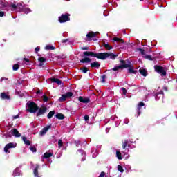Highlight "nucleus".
I'll list each match as a JSON object with an SVG mask.
<instances>
[{
	"label": "nucleus",
	"mask_w": 177,
	"mask_h": 177,
	"mask_svg": "<svg viewBox=\"0 0 177 177\" xmlns=\"http://www.w3.org/2000/svg\"><path fill=\"white\" fill-rule=\"evenodd\" d=\"M22 4L19 3L17 6L15 4H12L11 6H9V3L6 1H0V9H5V10H12V12H14V10H16V9L19 8L21 9L20 11L23 12L24 13H26V15L30 13L31 12V10L28 8H21Z\"/></svg>",
	"instance_id": "f257e3e1"
},
{
	"label": "nucleus",
	"mask_w": 177,
	"mask_h": 177,
	"mask_svg": "<svg viewBox=\"0 0 177 177\" xmlns=\"http://www.w3.org/2000/svg\"><path fill=\"white\" fill-rule=\"evenodd\" d=\"M26 107L27 111L31 113H37V111H38V105H37V104L33 102H28L26 103Z\"/></svg>",
	"instance_id": "f03ea898"
},
{
	"label": "nucleus",
	"mask_w": 177,
	"mask_h": 177,
	"mask_svg": "<svg viewBox=\"0 0 177 177\" xmlns=\"http://www.w3.org/2000/svg\"><path fill=\"white\" fill-rule=\"evenodd\" d=\"M83 55H84V56H90L91 57H97V59H100V60H102V57H103L102 53H95L92 51H85L83 53Z\"/></svg>",
	"instance_id": "7ed1b4c3"
},
{
	"label": "nucleus",
	"mask_w": 177,
	"mask_h": 177,
	"mask_svg": "<svg viewBox=\"0 0 177 177\" xmlns=\"http://www.w3.org/2000/svg\"><path fill=\"white\" fill-rule=\"evenodd\" d=\"M102 57L101 60H106L108 57L109 59H112V60H115V57L118 56V55H114L113 53H102Z\"/></svg>",
	"instance_id": "20e7f679"
},
{
	"label": "nucleus",
	"mask_w": 177,
	"mask_h": 177,
	"mask_svg": "<svg viewBox=\"0 0 177 177\" xmlns=\"http://www.w3.org/2000/svg\"><path fill=\"white\" fill-rule=\"evenodd\" d=\"M154 68H155V71H156V73H158V74H160L162 77H164L167 75V72L165 71V69L163 67L159 66H155Z\"/></svg>",
	"instance_id": "39448f33"
},
{
	"label": "nucleus",
	"mask_w": 177,
	"mask_h": 177,
	"mask_svg": "<svg viewBox=\"0 0 177 177\" xmlns=\"http://www.w3.org/2000/svg\"><path fill=\"white\" fill-rule=\"evenodd\" d=\"M16 146H17V144L15 143V142H10V143L7 144L4 147L5 153H10V151H9V149H15V147H16Z\"/></svg>",
	"instance_id": "423d86ee"
},
{
	"label": "nucleus",
	"mask_w": 177,
	"mask_h": 177,
	"mask_svg": "<svg viewBox=\"0 0 177 177\" xmlns=\"http://www.w3.org/2000/svg\"><path fill=\"white\" fill-rule=\"evenodd\" d=\"M68 16H70L69 14L62 15L61 17H59V23H66V21H70Z\"/></svg>",
	"instance_id": "0eeeda50"
},
{
	"label": "nucleus",
	"mask_w": 177,
	"mask_h": 177,
	"mask_svg": "<svg viewBox=\"0 0 177 177\" xmlns=\"http://www.w3.org/2000/svg\"><path fill=\"white\" fill-rule=\"evenodd\" d=\"M47 110L48 109L45 106L39 108L37 112V115H43V114H45L46 113Z\"/></svg>",
	"instance_id": "6e6552de"
},
{
	"label": "nucleus",
	"mask_w": 177,
	"mask_h": 177,
	"mask_svg": "<svg viewBox=\"0 0 177 177\" xmlns=\"http://www.w3.org/2000/svg\"><path fill=\"white\" fill-rule=\"evenodd\" d=\"M11 133L12 136H15V138H20L21 136V134H20L19 131H17L16 129H11Z\"/></svg>",
	"instance_id": "1a4fd4ad"
},
{
	"label": "nucleus",
	"mask_w": 177,
	"mask_h": 177,
	"mask_svg": "<svg viewBox=\"0 0 177 177\" xmlns=\"http://www.w3.org/2000/svg\"><path fill=\"white\" fill-rule=\"evenodd\" d=\"M97 34H99V32H89L86 35V37L88 38L89 41H91V39H92V38H94V37H96Z\"/></svg>",
	"instance_id": "9d476101"
},
{
	"label": "nucleus",
	"mask_w": 177,
	"mask_h": 177,
	"mask_svg": "<svg viewBox=\"0 0 177 177\" xmlns=\"http://www.w3.org/2000/svg\"><path fill=\"white\" fill-rule=\"evenodd\" d=\"M127 147H131V141L128 140H125L122 145V149H125Z\"/></svg>",
	"instance_id": "9b49d317"
},
{
	"label": "nucleus",
	"mask_w": 177,
	"mask_h": 177,
	"mask_svg": "<svg viewBox=\"0 0 177 177\" xmlns=\"http://www.w3.org/2000/svg\"><path fill=\"white\" fill-rule=\"evenodd\" d=\"M78 100L81 103H89V98L88 97H83L80 96L79 97Z\"/></svg>",
	"instance_id": "f8f14e48"
},
{
	"label": "nucleus",
	"mask_w": 177,
	"mask_h": 177,
	"mask_svg": "<svg viewBox=\"0 0 177 177\" xmlns=\"http://www.w3.org/2000/svg\"><path fill=\"white\" fill-rule=\"evenodd\" d=\"M91 67L92 68H99L100 67V63L98 62H94L91 63Z\"/></svg>",
	"instance_id": "ddd939ff"
},
{
	"label": "nucleus",
	"mask_w": 177,
	"mask_h": 177,
	"mask_svg": "<svg viewBox=\"0 0 177 177\" xmlns=\"http://www.w3.org/2000/svg\"><path fill=\"white\" fill-rule=\"evenodd\" d=\"M50 129V126H47L44 127L41 131H40V135L43 136V135H45L48 131Z\"/></svg>",
	"instance_id": "4468645a"
},
{
	"label": "nucleus",
	"mask_w": 177,
	"mask_h": 177,
	"mask_svg": "<svg viewBox=\"0 0 177 177\" xmlns=\"http://www.w3.org/2000/svg\"><path fill=\"white\" fill-rule=\"evenodd\" d=\"M142 107H145V103L143 102H140L138 104V108H137V113L138 115L140 114V110H142Z\"/></svg>",
	"instance_id": "2eb2a0df"
},
{
	"label": "nucleus",
	"mask_w": 177,
	"mask_h": 177,
	"mask_svg": "<svg viewBox=\"0 0 177 177\" xmlns=\"http://www.w3.org/2000/svg\"><path fill=\"white\" fill-rule=\"evenodd\" d=\"M13 176H20L21 175V172L19 168H16L13 171Z\"/></svg>",
	"instance_id": "dca6fc26"
},
{
	"label": "nucleus",
	"mask_w": 177,
	"mask_h": 177,
	"mask_svg": "<svg viewBox=\"0 0 177 177\" xmlns=\"http://www.w3.org/2000/svg\"><path fill=\"white\" fill-rule=\"evenodd\" d=\"M127 67H128V66L127 65H120L118 66L113 68V71H118V70H121V68H127Z\"/></svg>",
	"instance_id": "f3484780"
},
{
	"label": "nucleus",
	"mask_w": 177,
	"mask_h": 177,
	"mask_svg": "<svg viewBox=\"0 0 177 177\" xmlns=\"http://www.w3.org/2000/svg\"><path fill=\"white\" fill-rule=\"evenodd\" d=\"M91 62H92V59L89 57H84L80 60V63H91Z\"/></svg>",
	"instance_id": "a211bd4d"
},
{
	"label": "nucleus",
	"mask_w": 177,
	"mask_h": 177,
	"mask_svg": "<svg viewBox=\"0 0 177 177\" xmlns=\"http://www.w3.org/2000/svg\"><path fill=\"white\" fill-rule=\"evenodd\" d=\"M38 168H39V165H37L35 168L33 170V174L35 177H39L38 176Z\"/></svg>",
	"instance_id": "6ab92c4d"
},
{
	"label": "nucleus",
	"mask_w": 177,
	"mask_h": 177,
	"mask_svg": "<svg viewBox=\"0 0 177 177\" xmlns=\"http://www.w3.org/2000/svg\"><path fill=\"white\" fill-rule=\"evenodd\" d=\"M139 71L143 77H146L147 75V71H146V69H140Z\"/></svg>",
	"instance_id": "aec40b11"
},
{
	"label": "nucleus",
	"mask_w": 177,
	"mask_h": 177,
	"mask_svg": "<svg viewBox=\"0 0 177 177\" xmlns=\"http://www.w3.org/2000/svg\"><path fill=\"white\" fill-rule=\"evenodd\" d=\"M78 152L82 156V161H85V152L82 149H79Z\"/></svg>",
	"instance_id": "412c9836"
},
{
	"label": "nucleus",
	"mask_w": 177,
	"mask_h": 177,
	"mask_svg": "<svg viewBox=\"0 0 177 177\" xmlns=\"http://www.w3.org/2000/svg\"><path fill=\"white\" fill-rule=\"evenodd\" d=\"M52 156H53V153L46 152L44 153L43 158H49L52 157Z\"/></svg>",
	"instance_id": "4be33fe9"
},
{
	"label": "nucleus",
	"mask_w": 177,
	"mask_h": 177,
	"mask_svg": "<svg viewBox=\"0 0 177 177\" xmlns=\"http://www.w3.org/2000/svg\"><path fill=\"white\" fill-rule=\"evenodd\" d=\"M56 118H57L58 120H64V115L62 113H57L55 115Z\"/></svg>",
	"instance_id": "5701e85b"
},
{
	"label": "nucleus",
	"mask_w": 177,
	"mask_h": 177,
	"mask_svg": "<svg viewBox=\"0 0 177 177\" xmlns=\"http://www.w3.org/2000/svg\"><path fill=\"white\" fill-rule=\"evenodd\" d=\"M116 157L118 160H122V156H121V152L120 151H116Z\"/></svg>",
	"instance_id": "b1692460"
},
{
	"label": "nucleus",
	"mask_w": 177,
	"mask_h": 177,
	"mask_svg": "<svg viewBox=\"0 0 177 177\" xmlns=\"http://www.w3.org/2000/svg\"><path fill=\"white\" fill-rule=\"evenodd\" d=\"M53 115H55V111H51L48 113L47 117L48 119H50L53 117Z\"/></svg>",
	"instance_id": "393cba45"
},
{
	"label": "nucleus",
	"mask_w": 177,
	"mask_h": 177,
	"mask_svg": "<svg viewBox=\"0 0 177 177\" xmlns=\"http://www.w3.org/2000/svg\"><path fill=\"white\" fill-rule=\"evenodd\" d=\"M45 49L46 50H53L55 49V48L53 46L47 45V46H46Z\"/></svg>",
	"instance_id": "a878e982"
},
{
	"label": "nucleus",
	"mask_w": 177,
	"mask_h": 177,
	"mask_svg": "<svg viewBox=\"0 0 177 177\" xmlns=\"http://www.w3.org/2000/svg\"><path fill=\"white\" fill-rule=\"evenodd\" d=\"M113 41H115V42H121L122 44H124V40L118 37H114Z\"/></svg>",
	"instance_id": "bb28decb"
},
{
	"label": "nucleus",
	"mask_w": 177,
	"mask_h": 177,
	"mask_svg": "<svg viewBox=\"0 0 177 177\" xmlns=\"http://www.w3.org/2000/svg\"><path fill=\"white\" fill-rule=\"evenodd\" d=\"M66 99H67V98H66L65 94L62 95V97L59 98V102H64L66 100Z\"/></svg>",
	"instance_id": "cd10ccee"
},
{
	"label": "nucleus",
	"mask_w": 177,
	"mask_h": 177,
	"mask_svg": "<svg viewBox=\"0 0 177 177\" xmlns=\"http://www.w3.org/2000/svg\"><path fill=\"white\" fill-rule=\"evenodd\" d=\"M1 99H9V96H8L5 93H2L1 94Z\"/></svg>",
	"instance_id": "c85d7f7f"
},
{
	"label": "nucleus",
	"mask_w": 177,
	"mask_h": 177,
	"mask_svg": "<svg viewBox=\"0 0 177 177\" xmlns=\"http://www.w3.org/2000/svg\"><path fill=\"white\" fill-rule=\"evenodd\" d=\"M118 171H119V172H121V174L124 173V168H122V166L121 165H118Z\"/></svg>",
	"instance_id": "c756f323"
},
{
	"label": "nucleus",
	"mask_w": 177,
	"mask_h": 177,
	"mask_svg": "<svg viewBox=\"0 0 177 177\" xmlns=\"http://www.w3.org/2000/svg\"><path fill=\"white\" fill-rule=\"evenodd\" d=\"M120 92L122 93H123V95H127V89L125 88L122 87V88H120Z\"/></svg>",
	"instance_id": "7c9ffc66"
},
{
	"label": "nucleus",
	"mask_w": 177,
	"mask_h": 177,
	"mask_svg": "<svg viewBox=\"0 0 177 177\" xmlns=\"http://www.w3.org/2000/svg\"><path fill=\"white\" fill-rule=\"evenodd\" d=\"M137 50L141 53V55H142V56H145V50L142 49V48H137Z\"/></svg>",
	"instance_id": "2f4dec72"
},
{
	"label": "nucleus",
	"mask_w": 177,
	"mask_h": 177,
	"mask_svg": "<svg viewBox=\"0 0 177 177\" xmlns=\"http://www.w3.org/2000/svg\"><path fill=\"white\" fill-rule=\"evenodd\" d=\"M54 82H56L58 85H62V81L59 79H54Z\"/></svg>",
	"instance_id": "473e14b6"
},
{
	"label": "nucleus",
	"mask_w": 177,
	"mask_h": 177,
	"mask_svg": "<svg viewBox=\"0 0 177 177\" xmlns=\"http://www.w3.org/2000/svg\"><path fill=\"white\" fill-rule=\"evenodd\" d=\"M38 61L41 63H45V62H46V59L44 57H39Z\"/></svg>",
	"instance_id": "72a5a7b5"
},
{
	"label": "nucleus",
	"mask_w": 177,
	"mask_h": 177,
	"mask_svg": "<svg viewBox=\"0 0 177 177\" xmlns=\"http://www.w3.org/2000/svg\"><path fill=\"white\" fill-rule=\"evenodd\" d=\"M65 96L67 97H71L73 96V93L72 92H68L65 94Z\"/></svg>",
	"instance_id": "f704fd0d"
},
{
	"label": "nucleus",
	"mask_w": 177,
	"mask_h": 177,
	"mask_svg": "<svg viewBox=\"0 0 177 177\" xmlns=\"http://www.w3.org/2000/svg\"><path fill=\"white\" fill-rule=\"evenodd\" d=\"M12 68H13V70H14L15 71L19 70V64H14Z\"/></svg>",
	"instance_id": "c9c22d12"
},
{
	"label": "nucleus",
	"mask_w": 177,
	"mask_h": 177,
	"mask_svg": "<svg viewBox=\"0 0 177 177\" xmlns=\"http://www.w3.org/2000/svg\"><path fill=\"white\" fill-rule=\"evenodd\" d=\"M58 146H59V149H60V147H62L63 146V140H59V141H58Z\"/></svg>",
	"instance_id": "e433bc0d"
},
{
	"label": "nucleus",
	"mask_w": 177,
	"mask_h": 177,
	"mask_svg": "<svg viewBox=\"0 0 177 177\" xmlns=\"http://www.w3.org/2000/svg\"><path fill=\"white\" fill-rule=\"evenodd\" d=\"M128 71H129V73H131V74H135V73H136V71L132 69V68H129Z\"/></svg>",
	"instance_id": "4c0bfd02"
},
{
	"label": "nucleus",
	"mask_w": 177,
	"mask_h": 177,
	"mask_svg": "<svg viewBox=\"0 0 177 177\" xmlns=\"http://www.w3.org/2000/svg\"><path fill=\"white\" fill-rule=\"evenodd\" d=\"M82 71L84 73V74H86V73H88V68H82Z\"/></svg>",
	"instance_id": "58836bf2"
},
{
	"label": "nucleus",
	"mask_w": 177,
	"mask_h": 177,
	"mask_svg": "<svg viewBox=\"0 0 177 177\" xmlns=\"http://www.w3.org/2000/svg\"><path fill=\"white\" fill-rule=\"evenodd\" d=\"M104 46H105L106 49H108L109 50H110V49H113V47H111L109 44H104Z\"/></svg>",
	"instance_id": "ea45409f"
},
{
	"label": "nucleus",
	"mask_w": 177,
	"mask_h": 177,
	"mask_svg": "<svg viewBox=\"0 0 177 177\" xmlns=\"http://www.w3.org/2000/svg\"><path fill=\"white\" fill-rule=\"evenodd\" d=\"M30 150H31V151H32V153H36L37 152V148L36 147H31Z\"/></svg>",
	"instance_id": "a19ab883"
},
{
	"label": "nucleus",
	"mask_w": 177,
	"mask_h": 177,
	"mask_svg": "<svg viewBox=\"0 0 177 177\" xmlns=\"http://www.w3.org/2000/svg\"><path fill=\"white\" fill-rule=\"evenodd\" d=\"M106 76L105 75H102V80H101V82H102V83H104V82H106Z\"/></svg>",
	"instance_id": "79ce46f5"
},
{
	"label": "nucleus",
	"mask_w": 177,
	"mask_h": 177,
	"mask_svg": "<svg viewBox=\"0 0 177 177\" xmlns=\"http://www.w3.org/2000/svg\"><path fill=\"white\" fill-rule=\"evenodd\" d=\"M43 100L44 102H48V100H49V97H46V95H44Z\"/></svg>",
	"instance_id": "37998d69"
},
{
	"label": "nucleus",
	"mask_w": 177,
	"mask_h": 177,
	"mask_svg": "<svg viewBox=\"0 0 177 177\" xmlns=\"http://www.w3.org/2000/svg\"><path fill=\"white\" fill-rule=\"evenodd\" d=\"M144 57H145V59H147L148 60H151V56L150 55H144Z\"/></svg>",
	"instance_id": "c03bdc74"
},
{
	"label": "nucleus",
	"mask_w": 177,
	"mask_h": 177,
	"mask_svg": "<svg viewBox=\"0 0 177 177\" xmlns=\"http://www.w3.org/2000/svg\"><path fill=\"white\" fill-rule=\"evenodd\" d=\"M106 175V173L104 172H101L100 175L98 177H104V176Z\"/></svg>",
	"instance_id": "a18cd8bd"
},
{
	"label": "nucleus",
	"mask_w": 177,
	"mask_h": 177,
	"mask_svg": "<svg viewBox=\"0 0 177 177\" xmlns=\"http://www.w3.org/2000/svg\"><path fill=\"white\" fill-rule=\"evenodd\" d=\"M24 143H25V145H27L28 146H30V145H31V142H30V140H28Z\"/></svg>",
	"instance_id": "49530a36"
},
{
	"label": "nucleus",
	"mask_w": 177,
	"mask_h": 177,
	"mask_svg": "<svg viewBox=\"0 0 177 177\" xmlns=\"http://www.w3.org/2000/svg\"><path fill=\"white\" fill-rule=\"evenodd\" d=\"M3 16H5V12L0 11V17H3Z\"/></svg>",
	"instance_id": "de8ad7c7"
},
{
	"label": "nucleus",
	"mask_w": 177,
	"mask_h": 177,
	"mask_svg": "<svg viewBox=\"0 0 177 177\" xmlns=\"http://www.w3.org/2000/svg\"><path fill=\"white\" fill-rule=\"evenodd\" d=\"M88 120H89V116L88 115H86L84 116V121H88Z\"/></svg>",
	"instance_id": "09e8293b"
},
{
	"label": "nucleus",
	"mask_w": 177,
	"mask_h": 177,
	"mask_svg": "<svg viewBox=\"0 0 177 177\" xmlns=\"http://www.w3.org/2000/svg\"><path fill=\"white\" fill-rule=\"evenodd\" d=\"M6 138H12V134L10 133L6 134Z\"/></svg>",
	"instance_id": "8fccbe9b"
},
{
	"label": "nucleus",
	"mask_w": 177,
	"mask_h": 177,
	"mask_svg": "<svg viewBox=\"0 0 177 177\" xmlns=\"http://www.w3.org/2000/svg\"><path fill=\"white\" fill-rule=\"evenodd\" d=\"M39 50V47H36L35 49V52L36 53H38V51Z\"/></svg>",
	"instance_id": "3c124183"
},
{
	"label": "nucleus",
	"mask_w": 177,
	"mask_h": 177,
	"mask_svg": "<svg viewBox=\"0 0 177 177\" xmlns=\"http://www.w3.org/2000/svg\"><path fill=\"white\" fill-rule=\"evenodd\" d=\"M88 49H89V48H88V47H82V50H88Z\"/></svg>",
	"instance_id": "603ef678"
},
{
	"label": "nucleus",
	"mask_w": 177,
	"mask_h": 177,
	"mask_svg": "<svg viewBox=\"0 0 177 177\" xmlns=\"http://www.w3.org/2000/svg\"><path fill=\"white\" fill-rule=\"evenodd\" d=\"M22 140L24 142V143L26 142L27 140V138L26 137H22Z\"/></svg>",
	"instance_id": "864d4df0"
},
{
	"label": "nucleus",
	"mask_w": 177,
	"mask_h": 177,
	"mask_svg": "<svg viewBox=\"0 0 177 177\" xmlns=\"http://www.w3.org/2000/svg\"><path fill=\"white\" fill-rule=\"evenodd\" d=\"M124 122V124H128L129 122V120L125 119Z\"/></svg>",
	"instance_id": "5fc2aeb1"
},
{
	"label": "nucleus",
	"mask_w": 177,
	"mask_h": 177,
	"mask_svg": "<svg viewBox=\"0 0 177 177\" xmlns=\"http://www.w3.org/2000/svg\"><path fill=\"white\" fill-rule=\"evenodd\" d=\"M39 67H42V66H44V62H39Z\"/></svg>",
	"instance_id": "6e6d98bb"
},
{
	"label": "nucleus",
	"mask_w": 177,
	"mask_h": 177,
	"mask_svg": "<svg viewBox=\"0 0 177 177\" xmlns=\"http://www.w3.org/2000/svg\"><path fill=\"white\" fill-rule=\"evenodd\" d=\"M24 62H27V63H30V60L27 58L24 59Z\"/></svg>",
	"instance_id": "4d7b16f0"
},
{
	"label": "nucleus",
	"mask_w": 177,
	"mask_h": 177,
	"mask_svg": "<svg viewBox=\"0 0 177 177\" xmlns=\"http://www.w3.org/2000/svg\"><path fill=\"white\" fill-rule=\"evenodd\" d=\"M13 118L14 120H17V118H19V115L14 116Z\"/></svg>",
	"instance_id": "13d9d810"
},
{
	"label": "nucleus",
	"mask_w": 177,
	"mask_h": 177,
	"mask_svg": "<svg viewBox=\"0 0 177 177\" xmlns=\"http://www.w3.org/2000/svg\"><path fill=\"white\" fill-rule=\"evenodd\" d=\"M3 80H6V78L2 77V78L0 80V82H2V81H3Z\"/></svg>",
	"instance_id": "bf43d9fd"
},
{
	"label": "nucleus",
	"mask_w": 177,
	"mask_h": 177,
	"mask_svg": "<svg viewBox=\"0 0 177 177\" xmlns=\"http://www.w3.org/2000/svg\"><path fill=\"white\" fill-rule=\"evenodd\" d=\"M155 99L156 100H158V95H156Z\"/></svg>",
	"instance_id": "052dcab7"
},
{
	"label": "nucleus",
	"mask_w": 177,
	"mask_h": 177,
	"mask_svg": "<svg viewBox=\"0 0 177 177\" xmlns=\"http://www.w3.org/2000/svg\"><path fill=\"white\" fill-rule=\"evenodd\" d=\"M62 42H63V43L67 42V39L62 40Z\"/></svg>",
	"instance_id": "680f3d73"
},
{
	"label": "nucleus",
	"mask_w": 177,
	"mask_h": 177,
	"mask_svg": "<svg viewBox=\"0 0 177 177\" xmlns=\"http://www.w3.org/2000/svg\"><path fill=\"white\" fill-rule=\"evenodd\" d=\"M125 151H127V153H128V151H129V150H128V148H127V149H125Z\"/></svg>",
	"instance_id": "e2e57ef3"
},
{
	"label": "nucleus",
	"mask_w": 177,
	"mask_h": 177,
	"mask_svg": "<svg viewBox=\"0 0 177 177\" xmlns=\"http://www.w3.org/2000/svg\"><path fill=\"white\" fill-rule=\"evenodd\" d=\"M97 156V153H95V156H93V157H96Z\"/></svg>",
	"instance_id": "0e129e2a"
},
{
	"label": "nucleus",
	"mask_w": 177,
	"mask_h": 177,
	"mask_svg": "<svg viewBox=\"0 0 177 177\" xmlns=\"http://www.w3.org/2000/svg\"><path fill=\"white\" fill-rule=\"evenodd\" d=\"M37 93H41V91H37Z\"/></svg>",
	"instance_id": "69168bd1"
},
{
	"label": "nucleus",
	"mask_w": 177,
	"mask_h": 177,
	"mask_svg": "<svg viewBox=\"0 0 177 177\" xmlns=\"http://www.w3.org/2000/svg\"><path fill=\"white\" fill-rule=\"evenodd\" d=\"M164 89H165V91H167V87H165Z\"/></svg>",
	"instance_id": "338daca9"
},
{
	"label": "nucleus",
	"mask_w": 177,
	"mask_h": 177,
	"mask_svg": "<svg viewBox=\"0 0 177 177\" xmlns=\"http://www.w3.org/2000/svg\"><path fill=\"white\" fill-rule=\"evenodd\" d=\"M161 95H162V91H161V93H160Z\"/></svg>",
	"instance_id": "774afa93"
}]
</instances>
